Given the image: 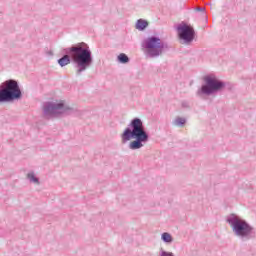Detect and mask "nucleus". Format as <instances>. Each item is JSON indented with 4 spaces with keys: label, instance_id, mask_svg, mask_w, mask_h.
I'll use <instances>...</instances> for the list:
<instances>
[{
    "label": "nucleus",
    "instance_id": "9b49d317",
    "mask_svg": "<svg viewBox=\"0 0 256 256\" xmlns=\"http://www.w3.org/2000/svg\"><path fill=\"white\" fill-rule=\"evenodd\" d=\"M26 177L30 181V183H35V185H40L41 184V182L39 181L37 176H35L34 172L28 173Z\"/></svg>",
    "mask_w": 256,
    "mask_h": 256
},
{
    "label": "nucleus",
    "instance_id": "39448f33",
    "mask_svg": "<svg viewBox=\"0 0 256 256\" xmlns=\"http://www.w3.org/2000/svg\"><path fill=\"white\" fill-rule=\"evenodd\" d=\"M22 97L23 92H21L17 80L9 79L0 85V103L19 101Z\"/></svg>",
    "mask_w": 256,
    "mask_h": 256
},
{
    "label": "nucleus",
    "instance_id": "423d86ee",
    "mask_svg": "<svg viewBox=\"0 0 256 256\" xmlns=\"http://www.w3.org/2000/svg\"><path fill=\"white\" fill-rule=\"evenodd\" d=\"M203 81L204 84L196 92L197 97H200V99H203L205 95L209 97L225 89V82L217 79L215 76L207 75L203 78Z\"/></svg>",
    "mask_w": 256,
    "mask_h": 256
},
{
    "label": "nucleus",
    "instance_id": "f8f14e48",
    "mask_svg": "<svg viewBox=\"0 0 256 256\" xmlns=\"http://www.w3.org/2000/svg\"><path fill=\"white\" fill-rule=\"evenodd\" d=\"M118 62L122 63L123 65L129 63V56H127L125 53H121L118 55Z\"/></svg>",
    "mask_w": 256,
    "mask_h": 256
},
{
    "label": "nucleus",
    "instance_id": "9d476101",
    "mask_svg": "<svg viewBox=\"0 0 256 256\" xmlns=\"http://www.w3.org/2000/svg\"><path fill=\"white\" fill-rule=\"evenodd\" d=\"M146 27H149V22L147 20H137L135 28L138 29V31H145Z\"/></svg>",
    "mask_w": 256,
    "mask_h": 256
},
{
    "label": "nucleus",
    "instance_id": "f3484780",
    "mask_svg": "<svg viewBox=\"0 0 256 256\" xmlns=\"http://www.w3.org/2000/svg\"><path fill=\"white\" fill-rule=\"evenodd\" d=\"M48 55H53V51H49V52H48Z\"/></svg>",
    "mask_w": 256,
    "mask_h": 256
},
{
    "label": "nucleus",
    "instance_id": "0eeeda50",
    "mask_svg": "<svg viewBox=\"0 0 256 256\" xmlns=\"http://www.w3.org/2000/svg\"><path fill=\"white\" fill-rule=\"evenodd\" d=\"M75 111V108L65 105V102H46L43 105L45 119H49V117H67L73 115Z\"/></svg>",
    "mask_w": 256,
    "mask_h": 256
},
{
    "label": "nucleus",
    "instance_id": "20e7f679",
    "mask_svg": "<svg viewBox=\"0 0 256 256\" xmlns=\"http://www.w3.org/2000/svg\"><path fill=\"white\" fill-rule=\"evenodd\" d=\"M142 48L148 59H157L171 49L168 42L161 40L158 36H150L143 40Z\"/></svg>",
    "mask_w": 256,
    "mask_h": 256
},
{
    "label": "nucleus",
    "instance_id": "2eb2a0df",
    "mask_svg": "<svg viewBox=\"0 0 256 256\" xmlns=\"http://www.w3.org/2000/svg\"><path fill=\"white\" fill-rule=\"evenodd\" d=\"M195 11H200L202 13H205V7H196Z\"/></svg>",
    "mask_w": 256,
    "mask_h": 256
},
{
    "label": "nucleus",
    "instance_id": "f03ea898",
    "mask_svg": "<svg viewBox=\"0 0 256 256\" xmlns=\"http://www.w3.org/2000/svg\"><path fill=\"white\" fill-rule=\"evenodd\" d=\"M131 139H134L129 144V149L132 151L141 149L145 143L149 142V132L145 129V125L141 118L136 117L132 119L121 134V141L123 145L128 141H131Z\"/></svg>",
    "mask_w": 256,
    "mask_h": 256
},
{
    "label": "nucleus",
    "instance_id": "1a4fd4ad",
    "mask_svg": "<svg viewBox=\"0 0 256 256\" xmlns=\"http://www.w3.org/2000/svg\"><path fill=\"white\" fill-rule=\"evenodd\" d=\"M172 124L174 127H185L187 124V118L178 116L173 120Z\"/></svg>",
    "mask_w": 256,
    "mask_h": 256
},
{
    "label": "nucleus",
    "instance_id": "ddd939ff",
    "mask_svg": "<svg viewBox=\"0 0 256 256\" xmlns=\"http://www.w3.org/2000/svg\"><path fill=\"white\" fill-rule=\"evenodd\" d=\"M161 239L162 241H164V243H171L173 241V236H171V234L164 232L161 235Z\"/></svg>",
    "mask_w": 256,
    "mask_h": 256
},
{
    "label": "nucleus",
    "instance_id": "4468645a",
    "mask_svg": "<svg viewBox=\"0 0 256 256\" xmlns=\"http://www.w3.org/2000/svg\"><path fill=\"white\" fill-rule=\"evenodd\" d=\"M160 256H175V254H173V252H168L163 250V248L160 249Z\"/></svg>",
    "mask_w": 256,
    "mask_h": 256
},
{
    "label": "nucleus",
    "instance_id": "7ed1b4c3",
    "mask_svg": "<svg viewBox=\"0 0 256 256\" xmlns=\"http://www.w3.org/2000/svg\"><path fill=\"white\" fill-rule=\"evenodd\" d=\"M226 221L230 225L234 235L241 239V241H251V239H255V228L245 219L236 214H230Z\"/></svg>",
    "mask_w": 256,
    "mask_h": 256
},
{
    "label": "nucleus",
    "instance_id": "f257e3e1",
    "mask_svg": "<svg viewBox=\"0 0 256 256\" xmlns=\"http://www.w3.org/2000/svg\"><path fill=\"white\" fill-rule=\"evenodd\" d=\"M65 55L58 59V65L65 67L73 61L76 65V75H81L83 71H87L93 65V52L85 42H80L71 47L64 48Z\"/></svg>",
    "mask_w": 256,
    "mask_h": 256
},
{
    "label": "nucleus",
    "instance_id": "dca6fc26",
    "mask_svg": "<svg viewBox=\"0 0 256 256\" xmlns=\"http://www.w3.org/2000/svg\"><path fill=\"white\" fill-rule=\"evenodd\" d=\"M182 107H189V105L187 104V102H183Z\"/></svg>",
    "mask_w": 256,
    "mask_h": 256
},
{
    "label": "nucleus",
    "instance_id": "6e6552de",
    "mask_svg": "<svg viewBox=\"0 0 256 256\" xmlns=\"http://www.w3.org/2000/svg\"><path fill=\"white\" fill-rule=\"evenodd\" d=\"M178 37L182 45H191L195 40V28L188 25L185 22H182L177 26Z\"/></svg>",
    "mask_w": 256,
    "mask_h": 256
}]
</instances>
